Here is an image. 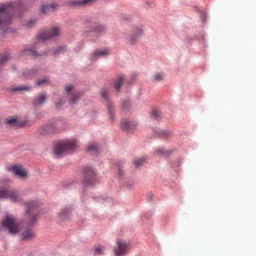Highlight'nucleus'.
Instances as JSON below:
<instances>
[{
  "label": "nucleus",
  "mask_w": 256,
  "mask_h": 256,
  "mask_svg": "<svg viewBox=\"0 0 256 256\" xmlns=\"http://www.w3.org/2000/svg\"><path fill=\"white\" fill-rule=\"evenodd\" d=\"M57 8L58 4H56L44 5L41 8V12L44 14H46L48 12L54 10Z\"/></svg>",
  "instance_id": "obj_17"
},
{
  "label": "nucleus",
  "mask_w": 256,
  "mask_h": 256,
  "mask_svg": "<svg viewBox=\"0 0 256 256\" xmlns=\"http://www.w3.org/2000/svg\"><path fill=\"white\" fill-rule=\"evenodd\" d=\"M8 56L7 54H4L0 57V62H4L8 60Z\"/></svg>",
  "instance_id": "obj_35"
},
{
  "label": "nucleus",
  "mask_w": 256,
  "mask_h": 256,
  "mask_svg": "<svg viewBox=\"0 0 256 256\" xmlns=\"http://www.w3.org/2000/svg\"><path fill=\"white\" fill-rule=\"evenodd\" d=\"M27 222L32 224L36 220L38 215V204L36 202H28L26 204Z\"/></svg>",
  "instance_id": "obj_4"
},
{
  "label": "nucleus",
  "mask_w": 256,
  "mask_h": 256,
  "mask_svg": "<svg viewBox=\"0 0 256 256\" xmlns=\"http://www.w3.org/2000/svg\"><path fill=\"white\" fill-rule=\"evenodd\" d=\"M74 87L72 85H68L66 86V92L68 94H72V97L70 98L71 99V102L72 103H75L76 102V101L78 100L79 98V94L74 92H72L73 90Z\"/></svg>",
  "instance_id": "obj_15"
},
{
  "label": "nucleus",
  "mask_w": 256,
  "mask_h": 256,
  "mask_svg": "<svg viewBox=\"0 0 256 256\" xmlns=\"http://www.w3.org/2000/svg\"><path fill=\"white\" fill-rule=\"evenodd\" d=\"M77 146L78 141L74 138L61 141L56 144L54 153L56 156H60L66 150H73Z\"/></svg>",
  "instance_id": "obj_3"
},
{
  "label": "nucleus",
  "mask_w": 256,
  "mask_h": 256,
  "mask_svg": "<svg viewBox=\"0 0 256 256\" xmlns=\"http://www.w3.org/2000/svg\"><path fill=\"white\" fill-rule=\"evenodd\" d=\"M84 186H89L92 184L95 181V174L94 170L90 167H86L84 170Z\"/></svg>",
  "instance_id": "obj_7"
},
{
  "label": "nucleus",
  "mask_w": 256,
  "mask_h": 256,
  "mask_svg": "<svg viewBox=\"0 0 256 256\" xmlns=\"http://www.w3.org/2000/svg\"><path fill=\"white\" fill-rule=\"evenodd\" d=\"M35 23L36 21L34 20H30V21L28 22L26 25L27 27H32Z\"/></svg>",
  "instance_id": "obj_36"
},
{
  "label": "nucleus",
  "mask_w": 256,
  "mask_h": 256,
  "mask_svg": "<svg viewBox=\"0 0 256 256\" xmlns=\"http://www.w3.org/2000/svg\"><path fill=\"white\" fill-rule=\"evenodd\" d=\"M146 161V158H141L138 159L134 160V164L136 167L140 166Z\"/></svg>",
  "instance_id": "obj_24"
},
{
  "label": "nucleus",
  "mask_w": 256,
  "mask_h": 256,
  "mask_svg": "<svg viewBox=\"0 0 256 256\" xmlns=\"http://www.w3.org/2000/svg\"><path fill=\"white\" fill-rule=\"evenodd\" d=\"M98 146L96 144H91L88 148V150L91 154H98Z\"/></svg>",
  "instance_id": "obj_21"
},
{
  "label": "nucleus",
  "mask_w": 256,
  "mask_h": 256,
  "mask_svg": "<svg viewBox=\"0 0 256 256\" xmlns=\"http://www.w3.org/2000/svg\"><path fill=\"white\" fill-rule=\"evenodd\" d=\"M63 104V102H62V100L60 99H58L57 100V102H56V107L57 108H60V106Z\"/></svg>",
  "instance_id": "obj_37"
},
{
  "label": "nucleus",
  "mask_w": 256,
  "mask_h": 256,
  "mask_svg": "<svg viewBox=\"0 0 256 256\" xmlns=\"http://www.w3.org/2000/svg\"><path fill=\"white\" fill-rule=\"evenodd\" d=\"M34 72L33 70H28L24 73L26 78H31L34 74Z\"/></svg>",
  "instance_id": "obj_28"
},
{
  "label": "nucleus",
  "mask_w": 256,
  "mask_h": 256,
  "mask_svg": "<svg viewBox=\"0 0 256 256\" xmlns=\"http://www.w3.org/2000/svg\"><path fill=\"white\" fill-rule=\"evenodd\" d=\"M158 134L162 138H167L170 136L171 132L168 130H160L158 132Z\"/></svg>",
  "instance_id": "obj_23"
},
{
  "label": "nucleus",
  "mask_w": 256,
  "mask_h": 256,
  "mask_svg": "<svg viewBox=\"0 0 256 256\" xmlns=\"http://www.w3.org/2000/svg\"><path fill=\"white\" fill-rule=\"evenodd\" d=\"M20 239L22 240H30L34 238V233L30 228H28L20 234Z\"/></svg>",
  "instance_id": "obj_12"
},
{
  "label": "nucleus",
  "mask_w": 256,
  "mask_h": 256,
  "mask_svg": "<svg viewBox=\"0 0 256 256\" xmlns=\"http://www.w3.org/2000/svg\"><path fill=\"white\" fill-rule=\"evenodd\" d=\"M30 88L28 86L24 85H20L16 86H14L12 88V90L13 92L22 91V90H30Z\"/></svg>",
  "instance_id": "obj_22"
},
{
  "label": "nucleus",
  "mask_w": 256,
  "mask_h": 256,
  "mask_svg": "<svg viewBox=\"0 0 256 256\" xmlns=\"http://www.w3.org/2000/svg\"><path fill=\"white\" fill-rule=\"evenodd\" d=\"M48 82V79L47 78H44L38 80L36 82V84L38 86H41L44 84L47 83Z\"/></svg>",
  "instance_id": "obj_31"
},
{
  "label": "nucleus",
  "mask_w": 256,
  "mask_h": 256,
  "mask_svg": "<svg viewBox=\"0 0 256 256\" xmlns=\"http://www.w3.org/2000/svg\"><path fill=\"white\" fill-rule=\"evenodd\" d=\"M94 30L98 32H104L106 31V28L104 26L100 25L97 26Z\"/></svg>",
  "instance_id": "obj_30"
},
{
  "label": "nucleus",
  "mask_w": 256,
  "mask_h": 256,
  "mask_svg": "<svg viewBox=\"0 0 256 256\" xmlns=\"http://www.w3.org/2000/svg\"><path fill=\"white\" fill-rule=\"evenodd\" d=\"M70 216V210L68 208H64L62 210L59 214L60 219L64 221L68 220Z\"/></svg>",
  "instance_id": "obj_19"
},
{
  "label": "nucleus",
  "mask_w": 256,
  "mask_h": 256,
  "mask_svg": "<svg viewBox=\"0 0 256 256\" xmlns=\"http://www.w3.org/2000/svg\"><path fill=\"white\" fill-rule=\"evenodd\" d=\"M47 96L46 92H40L35 96L33 100V104L35 106H40L44 104Z\"/></svg>",
  "instance_id": "obj_11"
},
{
  "label": "nucleus",
  "mask_w": 256,
  "mask_h": 256,
  "mask_svg": "<svg viewBox=\"0 0 256 256\" xmlns=\"http://www.w3.org/2000/svg\"><path fill=\"white\" fill-rule=\"evenodd\" d=\"M118 172L119 175L120 176L122 174V170L119 168H118Z\"/></svg>",
  "instance_id": "obj_39"
},
{
  "label": "nucleus",
  "mask_w": 256,
  "mask_h": 256,
  "mask_svg": "<svg viewBox=\"0 0 256 256\" xmlns=\"http://www.w3.org/2000/svg\"><path fill=\"white\" fill-rule=\"evenodd\" d=\"M96 0H70L68 2V4L72 6H87L94 2Z\"/></svg>",
  "instance_id": "obj_14"
},
{
  "label": "nucleus",
  "mask_w": 256,
  "mask_h": 256,
  "mask_svg": "<svg viewBox=\"0 0 256 256\" xmlns=\"http://www.w3.org/2000/svg\"><path fill=\"white\" fill-rule=\"evenodd\" d=\"M110 54V52L107 50H95L92 54L90 59L94 60L97 58L98 56H107Z\"/></svg>",
  "instance_id": "obj_16"
},
{
  "label": "nucleus",
  "mask_w": 256,
  "mask_h": 256,
  "mask_svg": "<svg viewBox=\"0 0 256 256\" xmlns=\"http://www.w3.org/2000/svg\"><path fill=\"white\" fill-rule=\"evenodd\" d=\"M100 93L102 97L104 98V100L108 101L106 106L108 107L109 114V118L111 122H112L114 120V114L111 104L108 102V91L106 88H102Z\"/></svg>",
  "instance_id": "obj_10"
},
{
  "label": "nucleus",
  "mask_w": 256,
  "mask_h": 256,
  "mask_svg": "<svg viewBox=\"0 0 256 256\" xmlns=\"http://www.w3.org/2000/svg\"><path fill=\"white\" fill-rule=\"evenodd\" d=\"M7 168L8 171L14 174L20 179L24 180L28 177V170L20 164L10 165Z\"/></svg>",
  "instance_id": "obj_5"
},
{
  "label": "nucleus",
  "mask_w": 256,
  "mask_h": 256,
  "mask_svg": "<svg viewBox=\"0 0 256 256\" xmlns=\"http://www.w3.org/2000/svg\"><path fill=\"white\" fill-rule=\"evenodd\" d=\"M142 34V30L139 28H136L134 30V34L131 36L130 40L132 42H134Z\"/></svg>",
  "instance_id": "obj_18"
},
{
  "label": "nucleus",
  "mask_w": 256,
  "mask_h": 256,
  "mask_svg": "<svg viewBox=\"0 0 256 256\" xmlns=\"http://www.w3.org/2000/svg\"><path fill=\"white\" fill-rule=\"evenodd\" d=\"M18 7L16 2L0 6V26L4 28L10 22L12 16L10 12L15 8Z\"/></svg>",
  "instance_id": "obj_2"
},
{
  "label": "nucleus",
  "mask_w": 256,
  "mask_h": 256,
  "mask_svg": "<svg viewBox=\"0 0 256 256\" xmlns=\"http://www.w3.org/2000/svg\"><path fill=\"white\" fill-rule=\"evenodd\" d=\"M60 34V28L58 26H54L49 32L39 34L38 37L40 40H44L58 36Z\"/></svg>",
  "instance_id": "obj_8"
},
{
  "label": "nucleus",
  "mask_w": 256,
  "mask_h": 256,
  "mask_svg": "<svg viewBox=\"0 0 256 256\" xmlns=\"http://www.w3.org/2000/svg\"><path fill=\"white\" fill-rule=\"evenodd\" d=\"M164 78V74L162 73H156L153 76V78L154 80L160 81L163 80Z\"/></svg>",
  "instance_id": "obj_27"
},
{
  "label": "nucleus",
  "mask_w": 256,
  "mask_h": 256,
  "mask_svg": "<svg viewBox=\"0 0 256 256\" xmlns=\"http://www.w3.org/2000/svg\"><path fill=\"white\" fill-rule=\"evenodd\" d=\"M124 80V78L122 76H120L114 84V88L116 90H118L120 88L121 85Z\"/></svg>",
  "instance_id": "obj_20"
},
{
  "label": "nucleus",
  "mask_w": 256,
  "mask_h": 256,
  "mask_svg": "<svg viewBox=\"0 0 256 256\" xmlns=\"http://www.w3.org/2000/svg\"><path fill=\"white\" fill-rule=\"evenodd\" d=\"M156 153L158 154H162V155H164L165 156L166 155V152L164 151L163 149L161 148V149H158V150H156Z\"/></svg>",
  "instance_id": "obj_38"
},
{
  "label": "nucleus",
  "mask_w": 256,
  "mask_h": 256,
  "mask_svg": "<svg viewBox=\"0 0 256 256\" xmlns=\"http://www.w3.org/2000/svg\"><path fill=\"white\" fill-rule=\"evenodd\" d=\"M122 106L124 108L125 107L124 104H123Z\"/></svg>",
  "instance_id": "obj_41"
},
{
  "label": "nucleus",
  "mask_w": 256,
  "mask_h": 256,
  "mask_svg": "<svg viewBox=\"0 0 256 256\" xmlns=\"http://www.w3.org/2000/svg\"><path fill=\"white\" fill-rule=\"evenodd\" d=\"M104 250V248L102 246H100L96 248V254H102V252Z\"/></svg>",
  "instance_id": "obj_33"
},
{
  "label": "nucleus",
  "mask_w": 256,
  "mask_h": 256,
  "mask_svg": "<svg viewBox=\"0 0 256 256\" xmlns=\"http://www.w3.org/2000/svg\"><path fill=\"white\" fill-rule=\"evenodd\" d=\"M0 198H9L14 202H18L20 200V198L17 191L10 188L0 190Z\"/></svg>",
  "instance_id": "obj_6"
},
{
  "label": "nucleus",
  "mask_w": 256,
  "mask_h": 256,
  "mask_svg": "<svg viewBox=\"0 0 256 256\" xmlns=\"http://www.w3.org/2000/svg\"><path fill=\"white\" fill-rule=\"evenodd\" d=\"M4 230H8L12 234H16L21 230V224L16 218L12 214L4 216L1 222Z\"/></svg>",
  "instance_id": "obj_1"
},
{
  "label": "nucleus",
  "mask_w": 256,
  "mask_h": 256,
  "mask_svg": "<svg viewBox=\"0 0 256 256\" xmlns=\"http://www.w3.org/2000/svg\"><path fill=\"white\" fill-rule=\"evenodd\" d=\"M44 130H46V133H50L55 132L54 128L51 124H48L46 126Z\"/></svg>",
  "instance_id": "obj_29"
},
{
  "label": "nucleus",
  "mask_w": 256,
  "mask_h": 256,
  "mask_svg": "<svg viewBox=\"0 0 256 256\" xmlns=\"http://www.w3.org/2000/svg\"><path fill=\"white\" fill-rule=\"evenodd\" d=\"M20 5H21V2H18V6H20Z\"/></svg>",
  "instance_id": "obj_40"
},
{
  "label": "nucleus",
  "mask_w": 256,
  "mask_h": 256,
  "mask_svg": "<svg viewBox=\"0 0 256 256\" xmlns=\"http://www.w3.org/2000/svg\"><path fill=\"white\" fill-rule=\"evenodd\" d=\"M161 113L157 110L154 111L152 114V116L154 118L158 119L160 117Z\"/></svg>",
  "instance_id": "obj_32"
},
{
  "label": "nucleus",
  "mask_w": 256,
  "mask_h": 256,
  "mask_svg": "<svg viewBox=\"0 0 256 256\" xmlns=\"http://www.w3.org/2000/svg\"><path fill=\"white\" fill-rule=\"evenodd\" d=\"M6 124L11 126H16L17 124V119L16 118H10L6 120Z\"/></svg>",
  "instance_id": "obj_25"
},
{
  "label": "nucleus",
  "mask_w": 256,
  "mask_h": 256,
  "mask_svg": "<svg viewBox=\"0 0 256 256\" xmlns=\"http://www.w3.org/2000/svg\"><path fill=\"white\" fill-rule=\"evenodd\" d=\"M136 123L128 120H123L121 123V128L124 130H130L134 129Z\"/></svg>",
  "instance_id": "obj_13"
},
{
  "label": "nucleus",
  "mask_w": 256,
  "mask_h": 256,
  "mask_svg": "<svg viewBox=\"0 0 256 256\" xmlns=\"http://www.w3.org/2000/svg\"><path fill=\"white\" fill-rule=\"evenodd\" d=\"M24 54L32 55L35 56L37 55V52L32 48L26 49L24 52Z\"/></svg>",
  "instance_id": "obj_26"
},
{
  "label": "nucleus",
  "mask_w": 256,
  "mask_h": 256,
  "mask_svg": "<svg viewBox=\"0 0 256 256\" xmlns=\"http://www.w3.org/2000/svg\"><path fill=\"white\" fill-rule=\"evenodd\" d=\"M66 50V46H60L58 48L54 51L55 54L60 53L61 52H63Z\"/></svg>",
  "instance_id": "obj_34"
},
{
  "label": "nucleus",
  "mask_w": 256,
  "mask_h": 256,
  "mask_svg": "<svg viewBox=\"0 0 256 256\" xmlns=\"http://www.w3.org/2000/svg\"><path fill=\"white\" fill-rule=\"evenodd\" d=\"M117 246L114 248V254L116 256H120L126 254L128 245L126 242L118 240H117Z\"/></svg>",
  "instance_id": "obj_9"
}]
</instances>
